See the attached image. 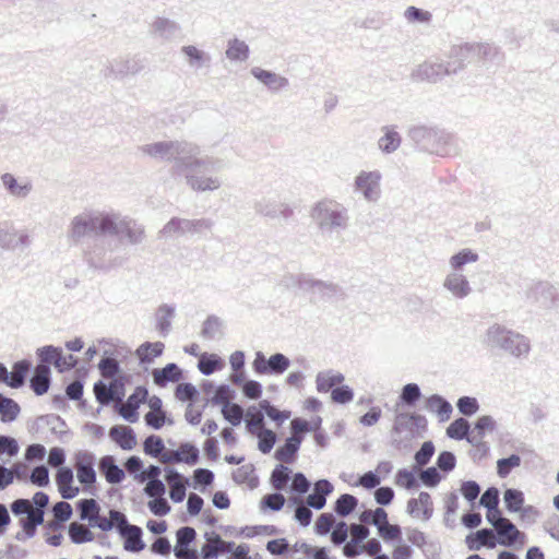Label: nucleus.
Listing matches in <instances>:
<instances>
[{
	"label": "nucleus",
	"instance_id": "f257e3e1",
	"mask_svg": "<svg viewBox=\"0 0 559 559\" xmlns=\"http://www.w3.org/2000/svg\"><path fill=\"white\" fill-rule=\"evenodd\" d=\"M117 236L119 242L127 239L130 245H139L145 238V229L135 219L112 212H84L70 223L68 238L72 243H81L86 235Z\"/></svg>",
	"mask_w": 559,
	"mask_h": 559
},
{
	"label": "nucleus",
	"instance_id": "f03ea898",
	"mask_svg": "<svg viewBox=\"0 0 559 559\" xmlns=\"http://www.w3.org/2000/svg\"><path fill=\"white\" fill-rule=\"evenodd\" d=\"M141 152L163 162H174L170 174L177 178L185 169L201 162L195 160L200 148L194 143L185 140L158 141L140 147Z\"/></svg>",
	"mask_w": 559,
	"mask_h": 559
},
{
	"label": "nucleus",
	"instance_id": "7ed1b4c3",
	"mask_svg": "<svg viewBox=\"0 0 559 559\" xmlns=\"http://www.w3.org/2000/svg\"><path fill=\"white\" fill-rule=\"evenodd\" d=\"M106 236L91 233L81 243H73L82 247L83 260L88 267L104 273L123 266L129 259L124 255H114L112 240Z\"/></svg>",
	"mask_w": 559,
	"mask_h": 559
},
{
	"label": "nucleus",
	"instance_id": "20e7f679",
	"mask_svg": "<svg viewBox=\"0 0 559 559\" xmlns=\"http://www.w3.org/2000/svg\"><path fill=\"white\" fill-rule=\"evenodd\" d=\"M407 138L419 152L449 156L455 151L454 135L437 126H413L407 130Z\"/></svg>",
	"mask_w": 559,
	"mask_h": 559
},
{
	"label": "nucleus",
	"instance_id": "39448f33",
	"mask_svg": "<svg viewBox=\"0 0 559 559\" xmlns=\"http://www.w3.org/2000/svg\"><path fill=\"white\" fill-rule=\"evenodd\" d=\"M484 344L491 350H500L518 359L526 358L531 352L527 336L499 323L487 329Z\"/></svg>",
	"mask_w": 559,
	"mask_h": 559
},
{
	"label": "nucleus",
	"instance_id": "423d86ee",
	"mask_svg": "<svg viewBox=\"0 0 559 559\" xmlns=\"http://www.w3.org/2000/svg\"><path fill=\"white\" fill-rule=\"evenodd\" d=\"M310 217L321 231L332 233L348 226L347 209L333 199H322L313 204Z\"/></svg>",
	"mask_w": 559,
	"mask_h": 559
},
{
	"label": "nucleus",
	"instance_id": "0eeeda50",
	"mask_svg": "<svg viewBox=\"0 0 559 559\" xmlns=\"http://www.w3.org/2000/svg\"><path fill=\"white\" fill-rule=\"evenodd\" d=\"M270 485L274 490L287 491L290 498L304 497L311 488L312 483L302 472H294L285 464H276L270 475Z\"/></svg>",
	"mask_w": 559,
	"mask_h": 559
},
{
	"label": "nucleus",
	"instance_id": "6e6552de",
	"mask_svg": "<svg viewBox=\"0 0 559 559\" xmlns=\"http://www.w3.org/2000/svg\"><path fill=\"white\" fill-rule=\"evenodd\" d=\"M198 156L195 155V160L201 162V164L192 165L177 177H183L187 186L195 192L217 190L222 186L221 180L217 177L204 176L206 171L217 170V163L211 158H200Z\"/></svg>",
	"mask_w": 559,
	"mask_h": 559
},
{
	"label": "nucleus",
	"instance_id": "1a4fd4ad",
	"mask_svg": "<svg viewBox=\"0 0 559 559\" xmlns=\"http://www.w3.org/2000/svg\"><path fill=\"white\" fill-rule=\"evenodd\" d=\"M213 226L214 221L211 218L188 219L174 216L159 230V238L201 235L204 230H211Z\"/></svg>",
	"mask_w": 559,
	"mask_h": 559
},
{
	"label": "nucleus",
	"instance_id": "9d476101",
	"mask_svg": "<svg viewBox=\"0 0 559 559\" xmlns=\"http://www.w3.org/2000/svg\"><path fill=\"white\" fill-rule=\"evenodd\" d=\"M132 376L124 373L121 378H117L109 384L103 380L94 383L93 391L96 402L100 407L109 406L114 401L122 402L126 396V385L131 383Z\"/></svg>",
	"mask_w": 559,
	"mask_h": 559
},
{
	"label": "nucleus",
	"instance_id": "9b49d317",
	"mask_svg": "<svg viewBox=\"0 0 559 559\" xmlns=\"http://www.w3.org/2000/svg\"><path fill=\"white\" fill-rule=\"evenodd\" d=\"M145 59L134 55L130 58H115L100 70L105 79L123 80L128 75H136L144 70Z\"/></svg>",
	"mask_w": 559,
	"mask_h": 559
},
{
	"label": "nucleus",
	"instance_id": "f8f14e48",
	"mask_svg": "<svg viewBox=\"0 0 559 559\" xmlns=\"http://www.w3.org/2000/svg\"><path fill=\"white\" fill-rule=\"evenodd\" d=\"M96 456L87 450H81L75 454L76 477L84 489L94 495L96 488Z\"/></svg>",
	"mask_w": 559,
	"mask_h": 559
},
{
	"label": "nucleus",
	"instance_id": "ddd939ff",
	"mask_svg": "<svg viewBox=\"0 0 559 559\" xmlns=\"http://www.w3.org/2000/svg\"><path fill=\"white\" fill-rule=\"evenodd\" d=\"M32 243L26 230H17L11 221L0 222V249L5 251L24 250Z\"/></svg>",
	"mask_w": 559,
	"mask_h": 559
},
{
	"label": "nucleus",
	"instance_id": "4468645a",
	"mask_svg": "<svg viewBox=\"0 0 559 559\" xmlns=\"http://www.w3.org/2000/svg\"><path fill=\"white\" fill-rule=\"evenodd\" d=\"M526 299L533 304H538L545 309H552L559 304V293L557 288L547 281L534 282L525 293Z\"/></svg>",
	"mask_w": 559,
	"mask_h": 559
},
{
	"label": "nucleus",
	"instance_id": "2eb2a0df",
	"mask_svg": "<svg viewBox=\"0 0 559 559\" xmlns=\"http://www.w3.org/2000/svg\"><path fill=\"white\" fill-rule=\"evenodd\" d=\"M307 293L316 296L317 300L325 302L343 301L347 298V294L341 285L329 281L313 278L312 276L310 278Z\"/></svg>",
	"mask_w": 559,
	"mask_h": 559
},
{
	"label": "nucleus",
	"instance_id": "dca6fc26",
	"mask_svg": "<svg viewBox=\"0 0 559 559\" xmlns=\"http://www.w3.org/2000/svg\"><path fill=\"white\" fill-rule=\"evenodd\" d=\"M148 399V390L145 385H138L133 393L130 394L124 405L117 403L114 406L116 413L119 414L126 421L135 424L139 421V408L141 404L145 403Z\"/></svg>",
	"mask_w": 559,
	"mask_h": 559
},
{
	"label": "nucleus",
	"instance_id": "f3484780",
	"mask_svg": "<svg viewBox=\"0 0 559 559\" xmlns=\"http://www.w3.org/2000/svg\"><path fill=\"white\" fill-rule=\"evenodd\" d=\"M445 76H450L449 68L445 61H424L411 73V79L415 82L438 83Z\"/></svg>",
	"mask_w": 559,
	"mask_h": 559
},
{
	"label": "nucleus",
	"instance_id": "a211bd4d",
	"mask_svg": "<svg viewBox=\"0 0 559 559\" xmlns=\"http://www.w3.org/2000/svg\"><path fill=\"white\" fill-rule=\"evenodd\" d=\"M445 56L448 58L445 63L447 68H449L450 76L456 75L475 58L473 56V44L452 45Z\"/></svg>",
	"mask_w": 559,
	"mask_h": 559
},
{
	"label": "nucleus",
	"instance_id": "6ab92c4d",
	"mask_svg": "<svg viewBox=\"0 0 559 559\" xmlns=\"http://www.w3.org/2000/svg\"><path fill=\"white\" fill-rule=\"evenodd\" d=\"M381 178L379 170H362L355 178V189L360 191L367 201H377L380 198Z\"/></svg>",
	"mask_w": 559,
	"mask_h": 559
},
{
	"label": "nucleus",
	"instance_id": "aec40b11",
	"mask_svg": "<svg viewBox=\"0 0 559 559\" xmlns=\"http://www.w3.org/2000/svg\"><path fill=\"white\" fill-rule=\"evenodd\" d=\"M497 528V538L488 542V548L492 549L497 545L503 547H512L514 544H523L525 540V534L518 530L514 523L510 520L502 523Z\"/></svg>",
	"mask_w": 559,
	"mask_h": 559
},
{
	"label": "nucleus",
	"instance_id": "412c9836",
	"mask_svg": "<svg viewBox=\"0 0 559 559\" xmlns=\"http://www.w3.org/2000/svg\"><path fill=\"white\" fill-rule=\"evenodd\" d=\"M99 473L105 477L106 481L110 485H119L126 478L124 468L117 464L114 455L107 454L100 457L98 463Z\"/></svg>",
	"mask_w": 559,
	"mask_h": 559
},
{
	"label": "nucleus",
	"instance_id": "4be33fe9",
	"mask_svg": "<svg viewBox=\"0 0 559 559\" xmlns=\"http://www.w3.org/2000/svg\"><path fill=\"white\" fill-rule=\"evenodd\" d=\"M334 491L333 484L326 479L321 478L313 484V490L307 497V503L314 510H322L326 504L328 497Z\"/></svg>",
	"mask_w": 559,
	"mask_h": 559
},
{
	"label": "nucleus",
	"instance_id": "5701e85b",
	"mask_svg": "<svg viewBox=\"0 0 559 559\" xmlns=\"http://www.w3.org/2000/svg\"><path fill=\"white\" fill-rule=\"evenodd\" d=\"M109 437L120 449L124 451H131L136 445V435L130 426H112L109 429Z\"/></svg>",
	"mask_w": 559,
	"mask_h": 559
},
{
	"label": "nucleus",
	"instance_id": "b1692460",
	"mask_svg": "<svg viewBox=\"0 0 559 559\" xmlns=\"http://www.w3.org/2000/svg\"><path fill=\"white\" fill-rule=\"evenodd\" d=\"M250 73L259 82L264 84L270 91L278 92L288 86L289 82L286 78L281 76L280 74L265 70L259 67H253L250 70Z\"/></svg>",
	"mask_w": 559,
	"mask_h": 559
},
{
	"label": "nucleus",
	"instance_id": "393cba45",
	"mask_svg": "<svg viewBox=\"0 0 559 559\" xmlns=\"http://www.w3.org/2000/svg\"><path fill=\"white\" fill-rule=\"evenodd\" d=\"M300 447L301 444H299V439L287 437L283 444L276 448L273 457L281 462L280 464H294L298 459Z\"/></svg>",
	"mask_w": 559,
	"mask_h": 559
},
{
	"label": "nucleus",
	"instance_id": "a878e982",
	"mask_svg": "<svg viewBox=\"0 0 559 559\" xmlns=\"http://www.w3.org/2000/svg\"><path fill=\"white\" fill-rule=\"evenodd\" d=\"M473 56L483 62L500 63L504 60V52L492 43H472Z\"/></svg>",
	"mask_w": 559,
	"mask_h": 559
},
{
	"label": "nucleus",
	"instance_id": "bb28decb",
	"mask_svg": "<svg viewBox=\"0 0 559 559\" xmlns=\"http://www.w3.org/2000/svg\"><path fill=\"white\" fill-rule=\"evenodd\" d=\"M180 52L186 57L188 66L194 70L211 67V55L194 45L182 46Z\"/></svg>",
	"mask_w": 559,
	"mask_h": 559
},
{
	"label": "nucleus",
	"instance_id": "cd10ccee",
	"mask_svg": "<svg viewBox=\"0 0 559 559\" xmlns=\"http://www.w3.org/2000/svg\"><path fill=\"white\" fill-rule=\"evenodd\" d=\"M1 182L7 192L17 199H26L33 190L29 180L19 181L16 177L10 173L1 175Z\"/></svg>",
	"mask_w": 559,
	"mask_h": 559
},
{
	"label": "nucleus",
	"instance_id": "c85d7f7f",
	"mask_svg": "<svg viewBox=\"0 0 559 559\" xmlns=\"http://www.w3.org/2000/svg\"><path fill=\"white\" fill-rule=\"evenodd\" d=\"M443 287L448 289L454 297L463 299L467 297L471 292V285L465 275L453 272L447 275Z\"/></svg>",
	"mask_w": 559,
	"mask_h": 559
},
{
	"label": "nucleus",
	"instance_id": "c756f323",
	"mask_svg": "<svg viewBox=\"0 0 559 559\" xmlns=\"http://www.w3.org/2000/svg\"><path fill=\"white\" fill-rule=\"evenodd\" d=\"M182 378L183 371L176 362L153 370V381L159 388H165L169 382H179Z\"/></svg>",
	"mask_w": 559,
	"mask_h": 559
},
{
	"label": "nucleus",
	"instance_id": "7c9ffc66",
	"mask_svg": "<svg viewBox=\"0 0 559 559\" xmlns=\"http://www.w3.org/2000/svg\"><path fill=\"white\" fill-rule=\"evenodd\" d=\"M425 406L429 412L436 413L441 423L448 421L453 412L451 403L444 396L437 393L426 399Z\"/></svg>",
	"mask_w": 559,
	"mask_h": 559
},
{
	"label": "nucleus",
	"instance_id": "2f4dec72",
	"mask_svg": "<svg viewBox=\"0 0 559 559\" xmlns=\"http://www.w3.org/2000/svg\"><path fill=\"white\" fill-rule=\"evenodd\" d=\"M33 370V364L29 359H21L12 365L10 378L7 385L12 389H20L24 386L28 373Z\"/></svg>",
	"mask_w": 559,
	"mask_h": 559
},
{
	"label": "nucleus",
	"instance_id": "473e14b6",
	"mask_svg": "<svg viewBox=\"0 0 559 559\" xmlns=\"http://www.w3.org/2000/svg\"><path fill=\"white\" fill-rule=\"evenodd\" d=\"M62 348L55 345H45L36 349L37 362L35 369L51 371V365L55 366L58 355Z\"/></svg>",
	"mask_w": 559,
	"mask_h": 559
},
{
	"label": "nucleus",
	"instance_id": "72a5a7b5",
	"mask_svg": "<svg viewBox=\"0 0 559 559\" xmlns=\"http://www.w3.org/2000/svg\"><path fill=\"white\" fill-rule=\"evenodd\" d=\"M165 345L163 342H144L135 350L140 365H150L155 358L163 355Z\"/></svg>",
	"mask_w": 559,
	"mask_h": 559
},
{
	"label": "nucleus",
	"instance_id": "f704fd0d",
	"mask_svg": "<svg viewBox=\"0 0 559 559\" xmlns=\"http://www.w3.org/2000/svg\"><path fill=\"white\" fill-rule=\"evenodd\" d=\"M382 131L383 135L378 140L379 150L383 154H392L401 146L402 136L393 126H384Z\"/></svg>",
	"mask_w": 559,
	"mask_h": 559
},
{
	"label": "nucleus",
	"instance_id": "c9c22d12",
	"mask_svg": "<svg viewBox=\"0 0 559 559\" xmlns=\"http://www.w3.org/2000/svg\"><path fill=\"white\" fill-rule=\"evenodd\" d=\"M124 536H120L123 539V549L128 552L138 554L145 549L146 544L143 540V530L134 525L126 531Z\"/></svg>",
	"mask_w": 559,
	"mask_h": 559
},
{
	"label": "nucleus",
	"instance_id": "e433bc0d",
	"mask_svg": "<svg viewBox=\"0 0 559 559\" xmlns=\"http://www.w3.org/2000/svg\"><path fill=\"white\" fill-rule=\"evenodd\" d=\"M421 397L423 393L420 386L417 383L411 382L402 388L396 405L414 408Z\"/></svg>",
	"mask_w": 559,
	"mask_h": 559
},
{
	"label": "nucleus",
	"instance_id": "4c0bfd02",
	"mask_svg": "<svg viewBox=\"0 0 559 559\" xmlns=\"http://www.w3.org/2000/svg\"><path fill=\"white\" fill-rule=\"evenodd\" d=\"M176 309L171 305L163 304L156 310V330L159 332L162 336H167L170 328L171 321L175 317Z\"/></svg>",
	"mask_w": 559,
	"mask_h": 559
},
{
	"label": "nucleus",
	"instance_id": "58836bf2",
	"mask_svg": "<svg viewBox=\"0 0 559 559\" xmlns=\"http://www.w3.org/2000/svg\"><path fill=\"white\" fill-rule=\"evenodd\" d=\"M225 367V360L213 353H202L198 361V369L203 376H211Z\"/></svg>",
	"mask_w": 559,
	"mask_h": 559
},
{
	"label": "nucleus",
	"instance_id": "ea45409f",
	"mask_svg": "<svg viewBox=\"0 0 559 559\" xmlns=\"http://www.w3.org/2000/svg\"><path fill=\"white\" fill-rule=\"evenodd\" d=\"M344 374L341 372H319L316 377L317 390L320 393L331 392L335 386H338L344 381Z\"/></svg>",
	"mask_w": 559,
	"mask_h": 559
},
{
	"label": "nucleus",
	"instance_id": "a19ab883",
	"mask_svg": "<svg viewBox=\"0 0 559 559\" xmlns=\"http://www.w3.org/2000/svg\"><path fill=\"white\" fill-rule=\"evenodd\" d=\"M225 55L230 61L243 62L250 56V48L246 41L234 37L228 40Z\"/></svg>",
	"mask_w": 559,
	"mask_h": 559
},
{
	"label": "nucleus",
	"instance_id": "79ce46f5",
	"mask_svg": "<svg viewBox=\"0 0 559 559\" xmlns=\"http://www.w3.org/2000/svg\"><path fill=\"white\" fill-rule=\"evenodd\" d=\"M197 532L192 526H181L176 532V546L174 554L176 558H181L182 549L189 550L190 545L194 543Z\"/></svg>",
	"mask_w": 559,
	"mask_h": 559
},
{
	"label": "nucleus",
	"instance_id": "37998d69",
	"mask_svg": "<svg viewBox=\"0 0 559 559\" xmlns=\"http://www.w3.org/2000/svg\"><path fill=\"white\" fill-rule=\"evenodd\" d=\"M51 371L34 369V373L29 378V388L37 396L46 394L51 385Z\"/></svg>",
	"mask_w": 559,
	"mask_h": 559
},
{
	"label": "nucleus",
	"instance_id": "c03bdc74",
	"mask_svg": "<svg viewBox=\"0 0 559 559\" xmlns=\"http://www.w3.org/2000/svg\"><path fill=\"white\" fill-rule=\"evenodd\" d=\"M152 31L159 37L169 40L180 31V26L173 20L158 16L152 24Z\"/></svg>",
	"mask_w": 559,
	"mask_h": 559
},
{
	"label": "nucleus",
	"instance_id": "a18cd8bd",
	"mask_svg": "<svg viewBox=\"0 0 559 559\" xmlns=\"http://www.w3.org/2000/svg\"><path fill=\"white\" fill-rule=\"evenodd\" d=\"M254 472L253 464L242 465L231 473V478L237 485L248 484L250 489H254L259 486V477Z\"/></svg>",
	"mask_w": 559,
	"mask_h": 559
},
{
	"label": "nucleus",
	"instance_id": "49530a36",
	"mask_svg": "<svg viewBox=\"0 0 559 559\" xmlns=\"http://www.w3.org/2000/svg\"><path fill=\"white\" fill-rule=\"evenodd\" d=\"M359 500L350 493H342L333 504V511L340 518L350 515L358 507Z\"/></svg>",
	"mask_w": 559,
	"mask_h": 559
},
{
	"label": "nucleus",
	"instance_id": "de8ad7c7",
	"mask_svg": "<svg viewBox=\"0 0 559 559\" xmlns=\"http://www.w3.org/2000/svg\"><path fill=\"white\" fill-rule=\"evenodd\" d=\"M311 275L307 273H286L282 276L280 285L286 289L298 288L307 293Z\"/></svg>",
	"mask_w": 559,
	"mask_h": 559
},
{
	"label": "nucleus",
	"instance_id": "09e8293b",
	"mask_svg": "<svg viewBox=\"0 0 559 559\" xmlns=\"http://www.w3.org/2000/svg\"><path fill=\"white\" fill-rule=\"evenodd\" d=\"M98 369L103 378L114 381L124 374L120 362L114 357L104 356L98 362Z\"/></svg>",
	"mask_w": 559,
	"mask_h": 559
},
{
	"label": "nucleus",
	"instance_id": "8fccbe9b",
	"mask_svg": "<svg viewBox=\"0 0 559 559\" xmlns=\"http://www.w3.org/2000/svg\"><path fill=\"white\" fill-rule=\"evenodd\" d=\"M417 472L418 468L416 466H413L412 469L400 468L395 474V484L406 490L417 489L420 487V483L415 475Z\"/></svg>",
	"mask_w": 559,
	"mask_h": 559
},
{
	"label": "nucleus",
	"instance_id": "3c124183",
	"mask_svg": "<svg viewBox=\"0 0 559 559\" xmlns=\"http://www.w3.org/2000/svg\"><path fill=\"white\" fill-rule=\"evenodd\" d=\"M504 507L510 513H518L525 502L524 492L515 488H507L503 492Z\"/></svg>",
	"mask_w": 559,
	"mask_h": 559
},
{
	"label": "nucleus",
	"instance_id": "603ef678",
	"mask_svg": "<svg viewBox=\"0 0 559 559\" xmlns=\"http://www.w3.org/2000/svg\"><path fill=\"white\" fill-rule=\"evenodd\" d=\"M68 535L71 543L81 545L93 542L94 533L78 522H71L68 526Z\"/></svg>",
	"mask_w": 559,
	"mask_h": 559
},
{
	"label": "nucleus",
	"instance_id": "864d4df0",
	"mask_svg": "<svg viewBox=\"0 0 559 559\" xmlns=\"http://www.w3.org/2000/svg\"><path fill=\"white\" fill-rule=\"evenodd\" d=\"M479 255L469 248H464L450 258V265L454 272L461 271L466 264L477 262Z\"/></svg>",
	"mask_w": 559,
	"mask_h": 559
},
{
	"label": "nucleus",
	"instance_id": "5fc2aeb1",
	"mask_svg": "<svg viewBox=\"0 0 559 559\" xmlns=\"http://www.w3.org/2000/svg\"><path fill=\"white\" fill-rule=\"evenodd\" d=\"M85 377H86V370L83 368L79 369L75 372L74 380L66 386V395H67L68 400L79 401L83 397Z\"/></svg>",
	"mask_w": 559,
	"mask_h": 559
},
{
	"label": "nucleus",
	"instance_id": "6e6d98bb",
	"mask_svg": "<svg viewBox=\"0 0 559 559\" xmlns=\"http://www.w3.org/2000/svg\"><path fill=\"white\" fill-rule=\"evenodd\" d=\"M221 412L224 419L234 427L240 426V424L245 420V409L238 403L228 402L227 404L223 405Z\"/></svg>",
	"mask_w": 559,
	"mask_h": 559
},
{
	"label": "nucleus",
	"instance_id": "4d7b16f0",
	"mask_svg": "<svg viewBox=\"0 0 559 559\" xmlns=\"http://www.w3.org/2000/svg\"><path fill=\"white\" fill-rule=\"evenodd\" d=\"M288 506L295 507L294 520L298 522L300 526L307 527L310 525L313 516V513L310 509L311 507L308 504H300V500L298 498H289Z\"/></svg>",
	"mask_w": 559,
	"mask_h": 559
},
{
	"label": "nucleus",
	"instance_id": "13d9d810",
	"mask_svg": "<svg viewBox=\"0 0 559 559\" xmlns=\"http://www.w3.org/2000/svg\"><path fill=\"white\" fill-rule=\"evenodd\" d=\"M215 474L213 471L204 467H199L193 471V483L194 489L205 492L209 487L214 483Z\"/></svg>",
	"mask_w": 559,
	"mask_h": 559
},
{
	"label": "nucleus",
	"instance_id": "bf43d9fd",
	"mask_svg": "<svg viewBox=\"0 0 559 559\" xmlns=\"http://www.w3.org/2000/svg\"><path fill=\"white\" fill-rule=\"evenodd\" d=\"M386 24L384 13L372 11L362 20H357L354 25L359 28L380 31Z\"/></svg>",
	"mask_w": 559,
	"mask_h": 559
},
{
	"label": "nucleus",
	"instance_id": "052dcab7",
	"mask_svg": "<svg viewBox=\"0 0 559 559\" xmlns=\"http://www.w3.org/2000/svg\"><path fill=\"white\" fill-rule=\"evenodd\" d=\"M467 435H471V425L464 417L454 419L447 428V436L453 440H464Z\"/></svg>",
	"mask_w": 559,
	"mask_h": 559
},
{
	"label": "nucleus",
	"instance_id": "680f3d73",
	"mask_svg": "<svg viewBox=\"0 0 559 559\" xmlns=\"http://www.w3.org/2000/svg\"><path fill=\"white\" fill-rule=\"evenodd\" d=\"M165 449L166 448H165L164 440L162 439V437H159L157 435L147 436L143 442L144 453L154 459L160 460V457L165 453L164 452Z\"/></svg>",
	"mask_w": 559,
	"mask_h": 559
},
{
	"label": "nucleus",
	"instance_id": "e2e57ef3",
	"mask_svg": "<svg viewBox=\"0 0 559 559\" xmlns=\"http://www.w3.org/2000/svg\"><path fill=\"white\" fill-rule=\"evenodd\" d=\"M282 492L283 491L275 490V492L267 493V495L263 496V498L260 501V509L264 512L265 511H273V512L281 511L286 503V498L284 497V495Z\"/></svg>",
	"mask_w": 559,
	"mask_h": 559
},
{
	"label": "nucleus",
	"instance_id": "0e129e2a",
	"mask_svg": "<svg viewBox=\"0 0 559 559\" xmlns=\"http://www.w3.org/2000/svg\"><path fill=\"white\" fill-rule=\"evenodd\" d=\"M235 397L236 391L233 390L229 384L222 383L216 386L213 396L207 400L206 403H211L214 406L221 405L223 407L224 404L233 402Z\"/></svg>",
	"mask_w": 559,
	"mask_h": 559
},
{
	"label": "nucleus",
	"instance_id": "69168bd1",
	"mask_svg": "<svg viewBox=\"0 0 559 559\" xmlns=\"http://www.w3.org/2000/svg\"><path fill=\"white\" fill-rule=\"evenodd\" d=\"M124 471L128 472L139 484L145 483V471L143 460L138 455L129 456L124 462Z\"/></svg>",
	"mask_w": 559,
	"mask_h": 559
},
{
	"label": "nucleus",
	"instance_id": "338daca9",
	"mask_svg": "<svg viewBox=\"0 0 559 559\" xmlns=\"http://www.w3.org/2000/svg\"><path fill=\"white\" fill-rule=\"evenodd\" d=\"M75 507L81 521H90L92 515L100 512L99 503L93 498L80 499Z\"/></svg>",
	"mask_w": 559,
	"mask_h": 559
},
{
	"label": "nucleus",
	"instance_id": "774afa93",
	"mask_svg": "<svg viewBox=\"0 0 559 559\" xmlns=\"http://www.w3.org/2000/svg\"><path fill=\"white\" fill-rule=\"evenodd\" d=\"M290 359L282 354L275 353L269 357V376L283 374L290 366Z\"/></svg>",
	"mask_w": 559,
	"mask_h": 559
}]
</instances>
